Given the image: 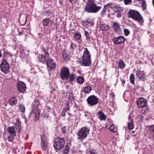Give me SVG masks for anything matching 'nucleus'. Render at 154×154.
<instances>
[{
  "label": "nucleus",
  "mask_w": 154,
  "mask_h": 154,
  "mask_svg": "<svg viewBox=\"0 0 154 154\" xmlns=\"http://www.w3.org/2000/svg\"><path fill=\"white\" fill-rule=\"evenodd\" d=\"M39 61L47 66V68L48 71L51 70H54L56 67V64L54 60L49 58V54L48 52H46L45 56L39 54L37 57Z\"/></svg>",
  "instance_id": "1"
},
{
  "label": "nucleus",
  "mask_w": 154,
  "mask_h": 154,
  "mask_svg": "<svg viewBox=\"0 0 154 154\" xmlns=\"http://www.w3.org/2000/svg\"><path fill=\"white\" fill-rule=\"evenodd\" d=\"M94 0H88L84 11L88 13H96L98 12L101 9L102 7L97 6Z\"/></svg>",
  "instance_id": "2"
},
{
  "label": "nucleus",
  "mask_w": 154,
  "mask_h": 154,
  "mask_svg": "<svg viewBox=\"0 0 154 154\" xmlns=\"http://www.w3.org/2000/svg\"><path fill=\"white\" fill-rule=\"evenodd\" d=\"M91 55L87 48H85L83 56L82 59L79 62L80 64L82 66H89L91 65Z\"/></svg>",
  "instance_id": "3"
},
{
  "label": "nucleus",
  "mask_w": 154,
  "mask_h": 154,
  "mask_svg": "<svg viewBox=\"0 0 154 154\" xmlns=\"http://www.w3.org/2000/svg\"><path fill=\"white\" fill-rule=\"evenodd\" d=\"M128 17L137 21L140 26L143 25L144 22L143 18L138 11L135 10H130L128 11Z\"/></svg>",
  "instance_id": "4"
},
{
  "label": "nucleus",
  "mask_w": 154,
  "mask_h": 154,
  "mask_svg": "<svg viewBox=\"0 0 154 154\" xmlns=\"http://www.w3.org/2000/svg\"><path fill=\"white\" fill-rule=\"evenodd\" d=\"M65 144V141L63 138L58 137L55 139L53 146L56 150L59 151L63 147Z\"/></svg>",
  "instance_id": "5"
},
{
  "label": "nucleus",
  "mask_w": 154,
  "mask_h": 154,
  "mask_svg": "<svg viewBox=\"0 0 154 154\" xmlns=\"http://www.w3.org/2000/svg\"><path fill=\"white\" fill-rule=\"evenodd\" d=\"M89 130L90 129L88 127L85 126L82 128L78 133V139L82 140L85 138L89 134Z\"/></svg>",
  "instance_id": "6"
},
{
  "label": "nucleus",
  "mask_w": 154,
  "mask_h": 154,
  "mask_svg": "<svg viewBox=\"0 0 154 154\" xmlns=\"http://www.w3.org/2000/svg\"><path fill=\"white\" fill-rule=\"evenodd\" d=\"M70 75V72L68 68L63 67L61 69L60 72V76L62 80H67Z\"/></svg>",
  "instance_id": "7"
},
{
  "label": "nucleus",
  "mask_w": 154,
  "mask_h": 154,
  "mask_svg": "<svg viewBox=\"0 0 154 154\" xmlns=\"http://www.w3.org/2000/svg\"><path fill=\"white\" fill-rule=\"evenodd\" d=\"M86 100L88 104L91 106L95 105L99 103V99L93 95L88 97Z\"/></svg>",
  "instance_id": "8"
},
{
  "label": "nucleus",
  "mask_w": 154,
  "mask_h": 154,
  "mask_svg": "<svg viewBox=\"0 0 154 154\" xmlns=\"http://www.w3.org/2000/svg\"><path fill=\"white\" fill-rule=\"evenodd\" d=\"M1 70L5 74L7 73L9 71V66L8 63L5 59H3V61L0 65Z\"/></svg>",
  "instance_id": "9"
},
{
  "label": "nucleus",
  "mask_w": 154,
  "mask_h": 154,
  "mask_svg": "<svg viewBox=\"0 0 154 154\" xmlns=\"http://www.w3.org/2000/svg\"><path fill=\"white\" fill-rule=\"evenodd\" d=\"M40 112L41 111L38 108H33L30 114L33 115L35 121H37L39 119Z\"/></svg>",
  "instance_id": "10"
},
{
  "label": "nucleus",
  "mask_w": 154,
  "mask_h": 154,
  "mask_svg": "<svg viewBox=\"0 0 154 154\" xmlns=\"http://www.w3.org/2000/svg\"><path fill=\"white\" fill-rule=\"evenodd\" d=\"M41 145L42 149L44 151L46 150L48 147V141L46 137L43 136L41 137Z\"/></svg>",
  "instance_id": "11"
},
{
  "label": "nucleus",
  "mask_w": 154,
  "mask_h": 154,
  "mask_svg": "<svg viewBox=\"0 0 154 154\" xmlns=\"http://www.w3.org/2000/svg\"><path fill=\"white\" fill-rule=\"evenodd\" d=\"M137 103L139 107L142 108L146 106L147 102L144 98H140L137 100Z\"/></svg>",
  "instance_id": "12"
},
{
  "label": "nucleus",
  "mask_w": 154,
  "mask_h": 154,
  "mask_svg": "<svg viewBox=\"0 0 154 154\" xmlns=\"http://www.w3.org/2000/svg\"><path fill=\"white\" fill-rule=\"evenodd\" d=\"M17 87L18 91L20 92H24L26 89L25 84L23 82H18L17 84Z\"/></svg>",
  "instance_id": "13"
},
{
  "label": "nucleus",
  "mask_w": 154,
  "mask_h": 154,
  "mask_svg": "<svg viewBox=\"0 0 154 154\" xmlns=\"http://www.w3.org/2000/svg\"><path fill=\"white\" fill-rule=\"evenodd\" d=\"M112 40L115 44H118L123 43L125 41V38L122 36H120L114 38Z\"/></svg>",
  "instance_id": "14"
},
{
  "label": "nucleus",
  "mask_w": 154,
  "mask_h": 154,
  "mask_svg": "<svg viewBox=\"0 0 154 154\" xmlns=\"http://www.w3.org/2000/svg\"><path fill=\"white\" fill-rule=\"evenodd\" d=\"M112 26L115 31L118 33H120L121 32V29L120 25L117 22H115L113 23Z\"/></svg>",
  "instance_id": "15"
},
{
  "label": "nucleus",
  "mask_w": 154,
  "mask_h": 154,
  "mask_svg": "<svg viewBox=\"0 0 154 154\" xmlns=\"http://www.w3.org/2000/svg\"><path fill=\"white\" fill-rule=\"evenodd\" d=\"M113 10L116 13H122L123 11V8L121 7L119 5L115 4L113 5Z\"/></svg>",
  "instance_id": "16"
},
{
  "label": "nucleus",
  "mask_w": 154,
  "mask_h": 154,
  "mask_svg": "<svg viewBox=\"0 0 154 154\" xmlns=\"http://www.w3.org/2000/svg\"><path fill=\"white\" fill-rule=\"evenodd\" d=\"M136 76L139 77L140 80L143 81L146 79L145 74L143 72L139 71V72H137Z\"/></svg>",
  "instance_id": "17"
},
{
  "label": "nucleus",
  "mask_w": 154,
  "mask_h": 154,
  "mask_svg": "<svg viewBox=\"0 0 154 154\" xmlns=\"http://www.w3.org/2000/svg\"><path fill=\"white\" fill-rule=\"evenodd\" d=\"M98 117L101 121H105L106 119V116L101 111H99L97 113Z\"/></svg>",
  "instance_id": "18"
},
{
  "label": "nucleus",
  "mask_w": 154,
  "mask_h": 154,
  "mask_svg": "<svg viewBox=\"0 0 154 154\" xmlns=\"http://www.w3.org/2000/svg\"><path fill=\"white\" fill-rule=\"evenodd\" d=\"M130 116L128 117V127L129 129L132 130L134 127L133 122L132 119H130Z\"/></svg>",
  "instance_id": "19"
},
{
  "label": "nucleus",
  "mask_w": 154,
  "mask_h": 154,
  "mask_svg": "<svg viewBox=\"0 0 154 154\" xmlns=\"http://www.w3.org/2000/svg\"><path fill=\"white\" fill-rule=\"evenodd\" d=\"M8 131L11 135H16L15 130L14 126H11L8 127Z\"/></svg>",
  "instance_id": "20"
},
{
  "label": "nucleus",
  "mask_w": 154,
  "mask_h": 154,
  "mask_svg": "<svg viewBox=\"0 0 154 154\" xmlns=\"http://www.w3.org/2000/svg\"><path fill=\"white\" fill-rule=\"evenodd\" d=\"M15 128L18 131L19 133L20 132L21 129V122L19 120H18L16 124Z\"/></svg>",
  "instance_id": "21"
},
{
  "label": "nucleus",
  "mask_w": 154,
  "mask_h": 154,
  "mask_svg": "<svg viewBox=\"0 0 154 154\" xmlns=\"http://www.w3.org/2000/svg\"><path fill=\"white\" fill-rule=\"evenodd\" d=\"M17 102V99L14 97H12L9 101V104L11 106L16 105Z\"/></svg>",
  "instance_id": "22"
},
{
  "label": "nucleus",
  "mask_w": 154,
  "mask_h": 154,
  "mask_svg": "<svg viewBox=\"0 0 154 154\" xmlns=\"http://www.w3.org/2000/svg\"><path fill=\"white\" fill-rule=\"evenodd\" d=\"M91 87L88 85H87L84 87V91L86 94H89L91 91Z\"/></svg>",
  "instance_id": "23"
},
{
  "label": "nucleus",
  "mask_w": 154,
  "mask_h": 154,
  "mask_svg": "<svg viewBox=\"0 0 154 154\" xmlns=\"http://www.w3.org/2000/svg\"><path fill=\"white\" fill-rule=\"evenodd\" d=\"M109 27L107 25L102 24L100 26V29L102 31H106L109 29Z\"/></svg>",
  "instance_id": "24"
},
{
  "label": "nucleus",
  "mask_w": 154,
  "mask_h": 154,
  "mask_svg": "<svg viewBox=\"0 0 154 154\" xmlns=\"http://www.w3.org/2000/svg\"><path fill=\"white\" fill-rule=\"evenodd\" d=\"M39 103L40 102L38 100H35L32 103L33 108H38V106Z\"/></svg>",
  "instance_id": "25"
},
{
  "label": "nucleus",
  "mask_w": 154,
  "mask_h": 154,
  "mask_svg": "<svg viewBox=\"0 0 154 154\" xmlns=\"http://www.w3.org/2000/svg\"><path fill=\"white\" fill-rule=\"evenodd\" d=\"M84 78L82 76H79L76 78V81L79 84H82L84 82Z\"/></svg>",
  "instance_id": "26"
},
{
  "label": "nucleus",
  "mask_w": 154,
  "mask_h": 154,
  "mask_svg": "<svg viewBox=\"0 0 154 154\" xmlns=\"http://www.w3.org/2000/svg\"><path fill=\"white\" fill-rule=\"evenodd\" d=\"M139 2H141L142 5L144 10H146V4L145 0H135Z\"/></svg>",
  "instance_id": "27"
},
{
  "label": "nucleus",
  "mask_w": 154,
  "mask_h": 154,
  "mask_svg": "<svg viewBox=\"0 0 154 154\" xmlns=\"http://www.w3.org/2000/svg\"><path fill=\"white\" fill-rule=\"evenodd\" d=\"M118 67L119 68L122 69L124 68L125 66V64L124 63L123 60H120L118 64Z\"/></svg>",
  "instance_id": "28"
},
{
  "label": "nucleus",
  "mask_w": 154,
  "mask_h": 154,
  "mask_svg": "<svg viewBox=\"0 0 154 154\" xmlns=\"http://www.w3.org/2000/svg\"><path fill=\"white\" fill-rule=\"evenodd\" d=\"M114 4L112 3H109L105 5L104 6H106V9H108L109 11L110 10L109 8H111L113 10V7Z\"/></svg>",
  "instance_id": "29"
},
{
  "label": "nucleus",
  "mask_w": 154,
  "mask_h": 154,
  "mask_svg": "<svg viewBox=\"0 0 154 154\" xmlns=\"http://www.w3.org/2000/svg\"><path fill=\"white\" fill-rule=\"evenodd\" d=\"M110 131L114 133H115L117 131V127L114 125H112L109 127Z\"/></svg>",
  "instance_id": "30"
},
{
  "label": "nucleus",
  "mask_w": 154,
  "mask_h": 154,
  "mask_svg": "<svg viewBox=\"0 0 154 154\" xmlns=\"http://www.w3.org/2000/svg\"><path fill=\"white\" fill-rule=\"evenodd\" d=\"M69 148L68 145H66L63 149V152L65 154H67L69 152Z\"/></svg>",
  "instance_id": "31"
},
{
  "label": "nucleus",
  "mask_w": 154,
  "mask_h": 154,
  "mask_svg": "<svg viewBox=\"0 0 154 154\" xmlns=\"http://www.w3.org/2000/svg\"><path fill=\"white\" fill-rule=\"evenodd\" d=\"M50 21V20L48 18H45L43 21V24L44 26H47Z\"/></svg>",
  "instance_id": "32"
},
{
  "label": "nucleus",
  "mask_w": 154,
  "mask_h": 154,
  "mask_svg": "<svg viewBox=\"0 0 154 154\" xmlns=\"http://www.w3.org/2000/svg\"><path fill=\"white\" fill-rule=\"evenodd\" d=\"M63 59L65 61H67L69 59V56L65 52H63Z\"/></svg>",
  "instance_id": "33"
},
{
  "label": "nucleus",
  "mask_w": 154,
  "mask_h": 154,
  "mask_svg": "<svg viewBox=\"0 0 154 154\" xmlns=\"http://www.w3.org/2000/svg\"><path fill=\"white\" fill-rule=\"evenodd\" d=\"M74 37L76 40H80L81 38V35L80 34L78 33H75L74 35Z\"/></svg>",
  "instance_id": "34"
},
{
  "label": "nucleus",
  "mask_w": 154,
  "mask_h": 154,
  "mask_svg": "<svg viewBox=\"0 0 154 154\" xmlns=\"http://www.w3.org/2000/svg\"><path fill=\"white\" fill-rule=\"evenodd\" d=\"M20 110L22 112H24L25 111V107L23 105H20L19 106Z\"/></svg>",
  "instance_id": "35"
},
{
  "label": "nucleus",
  "mask_w": 154,
  "mask_h": 154,
  "mask_svg": "<svg viewBox=\"0 0 154 154\" xmlns=\"http://www.w3.org/2000/svg\"><path fill=\"white\" fill-rule=\"evenodd\" d=\"M135 77L134 74H132L130 76V81L131 83L132 84H134V83Z\"/></svg>",
  "instance_id": "36"
},
{
  "label": "nucleus",
  "mask_w": 154,
  "mask_h": 154,
  "mask_svg": "<svg viewBox=\"0 0 154 154\" xmlns=\"http://www.w3.org/2000/svg\"><path fill=\"white\" fill-rule=\"evenodd\" d=\"M69 81L70 82H72L75 79V75L73 74L69 75Z\"/></svg>",
  "instance_id": "37"
},
{
  "label": "nucleus",
  "mask_w": 154,
  "mask_h": 154,
  "mask_svg": "<svg viewBox=\"0 0 154 154\" xmlns=\"http://www.w3.org/2000/svg\"><path fill=\"white\" fill-rule=\"evenodd\" d=\"M16 135H11L8 136V140L10 142H12L13 139H14V137Z\"/></svg>",
  "instance_id": "38"
},
{
  "label": "nucleus",
  "mask_w": 154,
  "mask_h": 154,
  "mask_svg": "<svg viewBox=\"0 0 154 154\" xmlns=\"http://www.w3.org/2000/svg\"><path fill=\"white\" fill-rule=\"evenodd\" d=\"M106 8V6H104L103 10L102 11L101 14L102 15V16L106 14V10H107Z\"/></svg>",
  "instance_id": "39"
},
{
  "label": "nucleus",
  "mask_w": 154,
  "mask_h": 154,
  "mask_svg": "<svg viewBox=\"0 0 154 154\" xmlns=\"http://www.w3.org/2000/svg\"><path fill=\"white\" fill-rule=\"evenodd\" d=\"M85 35L86 37V39L87 40L90 39V35L89 33L86 31H85Z\"/></svg>",
  "instance_id": "40"
},
{
  "label": "nucleus",
  "mask_w": 154,
  "mask_h": 154,
  "mask_svg": "<svg viewBox=\"0 0 154 154\" xmlns=\"http://www.w3.org/2000/svg\"><path fill=\"white\" fill-rule=\"evenodd\" d=\"M123 1L125 5H129L132 3L131 0H123Z\"/></svg>",
  "instance_id": "41"
},
{
  "label": "nucleus",
  "mask_w": 154,
  "mask_h": 154,
  "mask_svg": "<svg viewBox=\"0 0 154 154\" xmlns=\"http://www.w3.org/2000/svg\"><path fill=\"white\" fill-rule=\"evenodd\" d=\"M41 48V49L42 50V51H43L44 52V54H42L44 55V56H45L46 52H48L46 51L45 48L42 45Z\"/></svg>",
  "instance_id": "42"
},
{
  "label": "nucleus",
  "mask_w": 154,
  "mask_h": 154,
  "mask_svg": "<svg viewBox=\"0 0 154 154\" xmlns=\"http://www.w3.org/2000/svg\"><path fill=\"white\" fill-rule=\"evenodd\" d=\"M124 32L125 36H128L130 34V31L127 29H124Z\"/></svg>",
  "instance_id": "43"
},
{
  "label": "nucleus",
  "mask_w": 154,
  "mask_h": 154,
  "mask_svg": "<svg viewBox=\"0 0 154 154\" xmlns=\"http://www.w3.org/2000/svg\"><path fill=\"white\" fill-rule=\"evenodd\" d=\"M67 107L66 108H64L63 110L65 112H66L68 110H69L70 109V108L69 106V103H67Z\"/></svg>",
  "instance_id": "44"
},
{
  "label": "nucleus",
  "mask_w": 154,
  "mask_h": 154,
  "mask_svg": "<svg viewBox=\"0 0 154 154\" xmlns=\"http://www.w3.org/2000/svg\"><path fill=\"white\" fill-rule=\"evenodd\" d=\"M76 46L77 45L76 44H74L72 42H71L70 47L72 49H75Z\"/></svg>",
  "instance_id": "45"
},
{
  "label": "nucleus",
  "mask_w": 154,
  "mask_h": 154,
  "mask_svg": "<svg viewBox=\"0 0 154 154\" xmlns=\"http://www.w3.org/2000/svg\"><path fill=\"white\" fill-rule=\"evenodd\" d=\"M87 22L88 23L91 24L92 25H94V23L92 21L90 20H87Z\"/></svg>",
  "instance_id": "46"
},
{
  "label": "nucleus",
  "mask_w": 154,
  "mask_h": 154,
  "mask_svg": "<svg viewBox=\"0 0 154 154\" xmlns=\"http://www.w3.org/2000/svg\"><path fill=\"white\" fill-rule=\"evenodd\" d=\"M72 4H75L78 0H69Z\"/></svg>",
  "instance_id": "47"
},
{
  "label": "nucleus",
  "mask_w": 154,
  "mask_h": 154,
  "mask_svg": "<svg viewBox=\"0 0 154 154\" xmlns=\"http://www.w3.org/2000/svg\"><path fill=\"white\" fill-rule=\"evenodd\" d=\"M66 126H64L62 128V132L64 134L66 133Z\"/></svg>",
  "instance_id": "48"
},
{
  "label": "nucleus",
  "mask_w": 154,
  "mask_h": 154,
  "mask_svg": "<svg viewBox=\"0 0 154 154\" xmlns=\"http://www.w3.org/2000/svg\"><path fill=\"white\" fill-rule=\"evenodd\" d=\"M66 112H65L63 110L62 112H61V115L62 117L65 116L66 115Z\"/></svg>",
  "instance_id": "49"
},
{
  "label": "nucleus",
  "mask_w": 154,
  "mask_h": 154,
  "mask_svg": "<svg viewBox=\"0 0 154 154\" xmlns=\"http://www.w3.org/2000/svg\"><path fill=\"white\" fill-rule=\"evenodd\" d=\"M90 154H97L96 151L93 150V151H90Z\"/></svg>",
  "instance_id": "50"
},
{
  "label": "nucleus",
  "mask_w": 154,
  "mask_h": 154,
  "mask_svg": "<svg viewBox=\"0 0 154 154\" xmlns=\"http://www.w3.org/2000/svg\"><path fill=\"white\" fill-rule=\"evenodd\" d=\"M50 12L49 11H47L45 12V15L47 17H48L50 15Z\"/></svg>",
  "instance_id": "51"
},
{
  "label": "nucleus",
  "mask_w": 154,
  "mask_h": 154,
  "mask_svg": "<svg viewBox=\"0 0 154 154\" xmlns=\"http://www.w3.org/2000/svg\"><path fill=\"white\" fill-rule=\"evenodd\" d=\"M121 13H118V14H117L116 15V17H121Z\"/></svg>",
  "instance_id": "52"
},
{
  "label": "nucleus",
  "mask_w": 154,
  "mask_h": 154,
  "mask_svg": "<svg viewBox=\"0 0 154 154\" xmlns=\"http://www.w3.org/2000/svg\"><path fill=\"white\" fill-rule=\"evenodd\" d=\"M121 82L122 84H124L125 83V81L124 80H122Z\"/></svg>",
  "instance_id": "53"
},
{
  "label": "nucleus",
  "mask_w": 154,
  "mask_h": 154,
  "mask_svg": "<svg viewBox=\"0 0 154 154\" xmlns=\"http://www.w3.org/2000/svg\"><path fill=\"white\" fill-rule=\"evenodd\" d=\"M68 114L69 115V116H73L72 114H71V113H68Z\"/></svg>",
  "instance_id": "54"
},
{
  "label": "nucleus",
  "mask_w": 154,
  "mask_h": 154,
  "mask_svg": "<svg viewBox=\"0 0 154 154\" xmlns=\"http://www.w3.org/2000/svg\"><path fill=\"white\" fill-rule=\"evenodd\" d=\"M2 56V54H1V51H0V58H1V57Z\"/></svg>",
  "instance_id": "55"
},
{
  "label": "nucleus",
  "mask_w": 154,
  "mask_h": 154,
  "mask_svg": "<svg viewBox=\"0 0 154 154\" xmlns=\"http://www.w3.org/2000/svg\"><path fill=\"white\" fill-rule=\"evenodd\" d=\"M85 117H88V115L87 114H85Z\"/></svg>",
  "instance_id": "56"
},
{
  "label": "nucleus",
  "mask_w": 154,
  "mask_h": 154,
  "mask_svg": "<svg viewBox=\"0 0 154 154\" xmlns=\"http://www.w3.org/2000/svg\"><path fill=\"white\" fill-rule=\"evenodd\" d=\"M2 15H0V19H1L2 18Z\"/></svg>",
  "instance_id": "57"
},
{
  "label": "nucleus",
  "mask_w": 154,
  "mask_h": 154,
  "mask_svg": "<svg viewBox=\"0 0 154 154\" xmlns=\"http://www.w3.org/2000/svg\"><path fill=\"white\" fill-rule=\"evenodd\" d=\"M82 1H83V2H85V0H82Z\"/></svg>",
  "instance_id": "58"
}]
</instances>
